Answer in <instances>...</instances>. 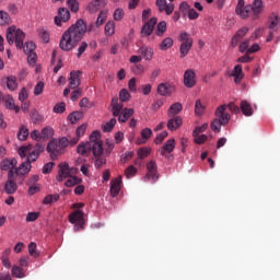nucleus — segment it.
Wrapping results in <instances>:
<instances>
[{"instance_id": "72a5a7b5", "label": "nucleus", "mask_w": 280, "mask_h": 280, "mask_svg": "<svg viewBox=\"0 0 280 280\" xmlns=\"http://www.w3.org/2000/svg\"><path fill=\"white\" fill-rule=\"evenodd\" d=\"M27 137H30V129H27V127L22 125L18 132V139L19 141H26Z\"/></svg>"}, {"instance_id": "2eb2a0df", "label": "nucleus", "mask_w": 280, "mask_h": 280, "mask_svg": "<svg viewBox=\"0 0 280 280\" xmlns=\"http://www.w3.org/2000/svg\"><path fill=\"white\" fill-rule=\"evenodd\" d=\"M58 14L59 16H55V24H57L58 27L62 25V22L67 23V21L71 19V13L67 10V8H60L58 10Z\"/></svg>"}, {"instance_id": "1a4fd4ad", "label": "nucleus", "mask_w": 280, "mask_h": 280, "mask_svg": "<svg viewBox=\"0 0 280 280\" xmlns=\"http://www.w3.org/2000/svg\"><path fill=\"white\" fill-rule=\"evenodd\" d=\"M16 189H19V185L16 184V173L11 171L8 173V179L4 184L5 194L12 195L16 194Z\"/></svg>"}, {"instance_id": "603ef678", "label": "nucleus", "mask_w": 280, "mask_h": 280, "mask_svg": "<svg viewBox=\"0 0 280 280\" xmlns=\"http://www.w3.org/2000/svg\"><path fill=\"white\" fill-rule=\"evenodd\" d=\"M28 254L31 257H39L40 253L36 250V243L32 242L28 244Z\"/></svg>"}, {"instance_id": "9b49d317", "label": "nucleus", "mask_w": 280, "mask_h": 280, "mask_svg": "<svg viewBox=\"0 0 280 280\" xmlns=\"http://www.w3.org/2000/svg\"><path fill=\"white\" fill-rule=\"evenodd\" d=\"M147 180H151V183H156L159 180V166L156 165V162L154 160H151L147 164Z\"/></svg>"}, {"instance_id": "7ed1b4c3", "label": "nucleus", "mask_w": 280, "mask_h": 280, "mask_svg": "<svg viewBox=\"0 0 280 280\" xmlns=\"http://www.w3.org/2000/svg\"><path fill=\"white\" fill-rule=\"evenodd\" d=\"M250 12L253 19H259V14L264 12V1L262 0H254L253 4H247L244 0H238L235 13L241 19H248L250 16Z\"/></svg>"}, {"instance_id": "ea45409f", "label": "nucleus", "mask_w": 280, "mask_h": 280, "mask_svg": "<svg viewBox=\"0 0 280 280\" xmlns=\"http://www.w3.org/2000/svg\"><path fill=\"white\" fill-rule=\"evenodd\" d=\"M59 200H60V195L55 194V195H47L44 198L43 202L44 205H51L54 202H58Z\"/></svg>"}, {"instance_id": "4c0bfd02", "label": "nucleus", "mask_w": 280, "mask_h": 280, "mask_svg": "<svg viewBox=\"0 0 280 280\" xmlns=\"http://www.w3.org/2000/svg\"><path fill=\"white\" fill-rule=\"evenodd\" d=\"M165 32H167V22L165 21H161L159 22V24L156 25V36H163V34H165Z\"/></svg>"}, {"instance_id": "774afa93", "label": "nucleus", "mask_w": 280, "mask_h": 280, "mask_svg": "<svg viewBox=\"0 0 280 280\" xmlns=\"http://www.w3.org/2000/svg\"><path fill=\"white\" fill-rule=\"evenodd\" d=\"M124 19V9H116L114 12V21H121Z\"/></svg>"}, {"instance_id": "e433bc0d", "label": "nucleus", "mask_w": 280, "mask_h": 280, "mask_svg": "<svg viewBox=\"0 0 280 280\" xmlns=\"http://www.w3.org/2000/svg\"><path fill=\"white\" fill-rule=\"evenodd\" d=\"M132 96L130 95V92H128V90L122 89L119 92V98L118 102H120V104H124V102H130V98Z\"/></svg>"}, {"instance_id": "f03ea898", "label": "nucleus", "mask_w": 280, "mask_h": 280, "mask_svg": "<svg viewBox=\"0 0 280 280\" xmlns=\"http://www.w3.org/2000/svg\"><path fill=\"white\" fill-rule=\"evenodd\" d=\"M102 135L100 131H93L90 135V141L81 142L77 147V153L81 156H86L88 154L93 153V156H100L104 152V142H102Z\"/></svg>"}, {"instance_id": "cd10ccee", "label": "nucleus", "mask_w": 280, "mask_h": 280, "mask_svg": "<svg viewBox=\"0 0 280 280\" xmlns=\"http://www.w3.org/2000/svg\"><path fill=\"white\" fill-rule=\"evenodd\" d=\"M139 54L144 58V60H152L154 56V50L148 46H142L139 49Z\"/></svg>"}, {"instance_id": "c03bdc74", "label": "nucleus", "mask_w": 280, "mask_h": 280, "mask_svg": "<svg viewBox=\"0 0 280 280\" xmlns=\"http://www.w3.org/2000/svg\"><path fill=\"white\" fill-rule=\"evenodd\" d=\"M105 34L106 36H113L115 34V22L109 21L105 24Z\"/></svg>"}, {"instance_id": "c9c22d12", "label": "nucleus", "mask_w": 280, "mask_h": 280, "mask_svg": "<svg viewBox=\"0 0 280 280\" xmlns=\"http://www.w3.org/2000/svg\"><path fill=\"white\" fill-rule=\"evenodd\" d=\"M171 47H174V39H172L171 37H166L160 44L161 51H167V49H171Z\"/></svg>"}, {"instance_id": "864d4df0", "label": "nucleus", "mask_w": 280, "mask_h": 280, "mask_svg": "<svg viewBox=\"0 0 280 280\" xmlns=\"http://www.w3.org/2000/svg\"><path fill=\"white\" fill-rule=\"evenodd\" d=\"M67 3L71 12H78L80 10V3L78 2V0H68Z\"/></svg>"}, {"instance_id": "c85d7f7f", "label": "nucleus", "mask_w": 280, "mask_h": 280, "mask_svg": "<svg viewBox=\"0 0 280 280\" xmlns=\"http://www.w3.org/2000/svg\"><path fill=\"white\" fill-rule=\"evenodd\" d=\"M152 137V129L144 128L141 131V138L137 140L138 145H143V143H147L148 139Z\"/></svg>"}, {"instance_id": "ddd939ff", "label": "nucleus", "mask_w": 280, "mask_h": 280, "mask_svg": "<svg viewBox=\"0 0 280 280\" xmlns=\"http://www.w3.org/2000/svg\"><path fill=\"white\" fill-rule=\"evenodd\" d=\"M184 85L186 89H194L196 86V72L192 69H188L184 73Z\"/></svg>"}, {"instance_id": "7c9ffc66", "label": "nucleus", "mask_w": 280, "mask_h": 280, "mask_svg": "<svg viewBox=\"0 0 280 280\" xmlns=\"http://www.w3.org/2000/svg\"><path fill=\"white\" fill-rule=\"evenodd\" d=\"M205 110H207V106L202 104V101L197 100L195 102V115L196 117H202L205 115Z\"/></svg>"}, {"instance_id": "3c124183", "label": "nucleus", "mask_w": 280, "mask_h": 280, "mask_svg": "<svg viewBox=\"0 0 280 280\" xmlns=\"http://www.w3.org/2000/svg\"><path fill=\"white\" fill-rule=\"evenodd\" d=\"M107 12L106 11H101L97 20H96V26L100 27L102 25H104V23L106 22V16H107Z\"/></svg>"}, {"instance_id": "bb28decb", "label": "nucleus", "mask_w": 280, "mask_h": 280, "mask_svg": "<svg viewBox=\"0 0 280 280\" xmlns=\"http://www.w3.org/2000/svg\"><path fill=\"white\" fill-rule=\"evenodd\" d=\"M69 222L75 224L78 222H84V212L77 210L69 214Z\"/></svg>"}, {"instance_id": "a878e982", "label": "nucleus", "mask_w": 280, "mask_h": 280, "mask_svg": "<svg viewBox=\"0 0 280 280\" xmlns=\"http://www.w3.org/2000/svg\"><path fill=\"white\" fill-rule=\"evenodd\" d=\"M235 84H240L244 79V71L242 70V65H236L232 71Z\"/></svg>"}, {"instance_id": "0eeeda50", "label": "nucleus", "mask_w": 280, "mask_h": 280, "mask_svg": "<svg viewBox=\"0 0 280 280\" xmlns=\"http://www.w3.org/2000/svg\"><path fill=\"white\" fill-rule=\"evenodd\" d=\"M25 40V33L16 28V26H11L7 31V42L9 45H14L18 49H23V42Z\"/></svg>"}, {"instance_id": "b1692460", "label": "nucleus", "mask_w": 280, "mask_h": 280, "mask_svg": "<svg viewBox=\"0 0 280 280\" xmlns=\"http://www.w3.org/2000/svg\"><path fill=\"white\" fill-rule=\"evenodd\" d=\"M86 132V124L81 125L79 128H77L75 131V137L70 139V145H77V143L80 141V139H82V137L85 135Z\"/></svg>"}, {"instance_id": "c756f323", "label": "nucleus", "mask_w": 280, "mask_h": 280, "mask_svg": "<svg viewBox=\"0 0 280 280\" xmlns=\"http://www.w3.org/2000/svg\"><path fill=\"white\" fill-rule=\"evenodd\" d=\"M180 110H183V104L174 103L170 106L167 115H168V117H176V115H178V113H180Z\"/></svg>"}, {"instance_id": "aec40b11", "label": "nucleus", "mask_w": 280, "mask_h": 280, "mask_svg": "<svg viewBox=\"0 0 280 280\" xmlns=\"http://www.w3.org/2000/svg\"><path fill=\"white\" fill-rule=\"evenodd\" d=\"M28 172H32V162H28L27 160L23 162L18 168L15 166V177L16 176H27Z\"/></svg>"}, {"instance_id": "412c9836", "label": "nucleus", "mask_w": 280, "mask_h": 280, "mask_svg": "<svg viewBox=\"0 0 280 280\" xmlns=\"http://www.w3.org/2000/svg\"><path fill=\"white\" fill-rule=\"evenodd\" d=\"M176 148V140L170 139L165 142V144L160 150L161 156H165V154H172Z\"/></svg>"}, {"instance_id": "a18cd8bd", "label": "nucleus", "mask_w": 280, "mask_h": 280, "mask_svg": "<svg viewBox=\"0 0 280 280\" xmlns=\"http://www.w3.org/2000/svg\"><path fill=\"white\" fill-rule=\"evenodd\" d=\"M12 276L16 277L18 279H23V277H25V271H23V269L19 266H13Z\"/></svg>"}, {"instance_id": "f704fd0d", "label": "nucleus", "mask_w": 280, "mask_h": 280, "mask_svg": "<svg viewBox=\"0 0 280 280\" xmlns=\"http://www.w3.org/2000/svg\"><path fill=\"white\" fill-rule=\"evenodd\" d=\"M94 156H95L94 166L96 170H101L103 165H106V156H104V152Z\"/></svg>"}, {"instance_id": "4468645a", "label": "nucleus", "mask_w": 280, "mask_h": 280, "mask_svg": "<svg viewBox=\"0 0 280 280\" xmlns=\"http://www.w3.org/2000/svg\"><path fill=\"white\" fill-rule=\"evenodd\" d=\"M70 176H71V168L69 167V164L67 163L59 164L57 182L62 183V180L69 178Z\"/></svg>"}, {"instance_id": "338daca9", "label": "nucleus", "mask_w": 280, "mask_h": 280, "mask_svg": "<svg viewBox=\"0 0 280 280\" xmlns=\"http://www.w3.org/2000/svg\"><path fill=\"white\" fill-rule=\"evenodd\" d=\"M56 165V163L54 162H48L43 166V174H49L51 172V170H54V166Z\"/></svg>"}, {"instance_id": "39448f33", "label": "nucleus", "mask_w": 280, "mask_h": 280, "mask_svg": "<svg viewBox=\"0 0 280 280\" xmlns=\"http://www.w3.org/2000/svg\"><path fill=\"white\" fill-rule=\"evenodd\" d=\"M215 118L210 124L213 132H220L222 126H226L231 121V114L226 113V105H221L215 109Z\"/></svg>"}, {"instance_id": "69168bd1", "label": "nucleus", "mask_w": 280, "mask_h": 280, "mask_svg": "<svg viewBox=\"0 0 280 280\" xmlns=\"http://www.w3.org/2000/svg\"><path fill=\"white\" fill-rule=\"evenodd\" d=\"M139 91L144 95H150V93H152V84H143Z\"/></svg>"}, {"instance_id": "6ab92c4d", "label": "nucleus", "mask_w": 280, "mask_h": 280, "mask_svg": "<svg viewBox=\"0 0 280 280\" xmlns=\"http://www.w3.org/2000/svg\"><path fill=\"white\" fill-rule=\"evenodd\" d=\"M183 126V117L180 116H172V118L168 119L166 128L171 130V132H174L178 130Z\"/></svg>"}, {"instance_id": "37998d69", "label": "nucleus", "mask_w": 280, "mask_h": 280, "mask_svg": "<svg viewBox=\"0 0 280 280\" xmlns=\"http://www.w3.org/2000/svg\"><path fill=\"white\" fill-rule=\"evenodd\" d=\"M5 108H8L9 110H14L15 113H19V110H21V107L14 104V98L12 97H9L8 101H5Z\"/></svg>"}, {"instance_id": "dca6fc26", "label": "nucleus", "mask_w": 280, "mask_h": 280, "mask_svg": "<svg viewBox=\"0 0 280 280\" xmlns=\"http://www.w3.org/2000/svg\"><path fill=\"white\" fill-rule=\"evenodd\" d=\"M156 23H159V19L151 18L148 22H145L142 26V34L144 36H152V32H154V27H156Z\"/></svg>"}, {"instance_id": "79ce46f5", "label": "nucleus", "mask_w": 280, "mask_h": 280, "mask_svg": "<svg viewBox=\"0 0 280 280\" xmlns=\"http://www.w3.org/2000/svg\"><path fill=\"white\" fill-rule=\"evenodd\" d=\"M84 117V114L82 112H73L68 116L69 121L72 124H75V121H80Z\"/></svg>"}, {"instance_id": "58836bf2", "label": "nucleus", "mask_w": 280, "mask_h": 280, "mask_svg": "<svg viewBox=\"0 0 280 280\" xmlns=\"http://www.w3.org/2000/svg\"><path fill=\"white\" fill-rule=\"evenodd\" d=\"M54 137V128L52 127H45L42 129V139L48 140Z\"/></svg>"}, {"instance_id": "4d7b16f0", "label": "nucleus", "mask_w": 280, "mask_h": 280, "mask_svg": "<svg viewBox=\"0 0 280 280\" xmlns=\"http://www.w3.org/2000/svg\"><path fill=\"white\" fill-rule=\"evenodd\" d=\"M57 143L59 144V147H61V150L65 151V148H69V145H71V140H69V138L67 137H62L61 139H59V141H57Z\"/></svg>"}, {"instance_id": "6e6d98bb", "label": "nucleus", "mask_w": 280, "mask_h": 280, "mask_svg": "<svg viewBox=\"0 0 280 280\" xmlns=\"http://www.w3.org/2000/svg\"><path fill=\"white\" fill-rule=\"evenodd\" d=\"M45 91V82L39 81L34 88V95H42Z\"/></svg>"}, {"instance_id": "f8f14e48", "label": "nucleus", "mask_w": 280, "mask_h": 280, "mask_svg": "<svg viewBox=\"0 0 280 280\" xmlns=\"http://www.w3.org/2000/svg\"><path fill=\"white\" fill-rule=\"evenodd\" d=\"M176 91V86L172 83H160L158 85V94L162 97H172V94Z\"/></svg>"}, {"instance_id": "e2e57ef3", "label": "nucleus", "mask_w": 280, "mask_h": 280, "mask_svg": "<svg viewBox=\"0 0 280 280\" xmlns=\"http://www.w3.org/2000/svg\"><path fill=\"white\" fill-rule=\"evenodd\" d=\"M40 215V212H28L26 215V222H36Z\"/></svg>"}, {"instance_id": "bf43d9fd", "label": "nucleus", "mask_w": 280, "mask_h": 280, "mask_svg": "<svg viewBox=\"0 0 280 280\" xmlns=\"http://www.w3.org/2000/svg\"><path fill=\"white\" fill-rule=\"evenodd\" d=\"M137 174V167L135 165H130L125 170V176L126 178H130Z\"/></svg>"}, {"instance_id": "393cba45", "label": "nucleus", "mask_w": 280, "mask_h": 280, "mask_svg": "<svg viewBox=\"0 0 280 280\" xmlns=\"http://www.w3.org/2000/svg\"><path fill=\"white\" fill-rule=\"evenodd\" d=\"M248 34V27H242L236 32V34L232 37V47H237V43H240L241 38H244Z\"/></svg>"}, {"instance_id": "4be33fe9", "label": "nucleus", "mask_w": 280, "mask_h": 280, "mask_svg": "<svg viewBox=\"0 0 280 280\" xmlns=\"http://www.w3.org/2000/svg\"><path fill=\"white\" fill-rule=\"evenodd\" d=\"M82 75V71L78 70V71H72L70 72V82H69V86L70 89H78V86H80L81 81H80V77Z\"/></svg>"}, {"instance_id": "09e8293b", "label": "nucleus", "mask_w": 280, "mask_h": 280, "mask_svg": "<svg viewBox=\"0 0 280 280\" xmlns=\"http://www.w3.org/2000/svg\"><path fill=\"white\" fill-rule=\"evenodd\" d=\"M0 25H10V14L5 11H0Z\"/></svg>"}, {"instance_id": "6e6552de", "label": "nucleus", "mask_w": 280, "mask_h": 280, "mask_svg": "<svg viewBox=\"0 0 280 280\" xmlns=\"http://www.w3.org/2000/svg\"><path fill=\"white\" fill-rule=\"evenodd\" d=\"M179 42L182 43L179 46L180 58H185L191 51V47H194V38L189 36V33L182 32L179 34Z\"/></svg>"}, {"instance_id": "473e14b6", "label": "nucleus", "mask_w": 280, "mask_h": 280, "mask_svg": "<svg viewBox=\"0 0 280 280\" xmlns=\"http://www.w3.org/2000/svg\"><path fill=\"white\" fill-rule=\"evenodd\" d=\"M7 89H9V91H16V89H19V82H16V77L10 75L7 78Z\"/></svg>"}, {"instance_id": "2f4dec72", "label": "nucleus", "mask_w": 280, "mask_h": 280, "mask_svg": "<svg viewBox=\"0 0 280 280\" xmlns=\"http://www.w3.org/2000/svg\"><path fill=\"white\" fill-rule=\"evenodd\" d=\"M241 110L245 117H252L253 115V106H250V103L247 101H242L241 102Z\"/></svg>"}, {"instance_id": "423d86ee", "label": "nucleus", "mask_w": 280, "mask_h": 280, "mask_svg": "<svg viewBox=\"0 0 280 280\" xmlns=\"http://www.w3.org/2000/svg\"><path fill=\"white\" fill-rule=\"evenodd\" d=\"M18 152L21 159L27 156L26 161L35 163V161H38L40 153L45 152V147L40 143H36L35 145L28 144L26 147H21Z\"/></svg>"}, {"instance_id": "a211bd4d", "label": "nucleus", "mask_w": 280, "mask_h": 280, "mask_svg": "<svg viewBox=\"0 0 280 280\" xmlns=\"http://www.w3.org/2000/svg\"><path fill=\"white\" fill-rule=\"evenodd\" d=\"M155 5L159 9V12H165L167 16L174 12V4L167 3V0H156Z\"/></svg>"}, {"instance_id": "052dcab7", "label": "nucleus", "mask_w": 280, "mask_h": 280, "mask_svg": "<svg viewBox=\"0 0 280 280\" xmlns=\"http://www.w3.org/2000/svg\"><path fill=\"white\" fill-rule=\"evenodd\" d=\"M88 48L89 44L86 42H82L78 48L77 57L82 58V54H84V51H86Z\"/></svg>"}, {"instance_id": "13d9d810", "label": "nucleus", "mask_w": 280, "mask_h": 280, "mask_svg": "<svg viewBox=\"0 0 280 280\" xmlns=\"http://www.w3.org/2000/svg\"><path fill=\"white\" fill-rule=\"evenodd\" d=\"M97 8H100V0H94L89 3L88 10L93 14L94 12H97Z\"/></svg>"}, {"instance_id": "de8ad7c7", "label": "nucleus", "mask_w": 280, "mask_h": 280, "mask_svg": "<svg viewBox=\"0 0 280 280\" xmlns=\"http://www.w3.org/2000/svg\"><path fill=\"white\" fill-rule=\"evenodd\" d=\"M116 124H117V119L112 118L108 122H106L103 126V132H110L113 130V128H115Z\"/></svg>"}, {"instance_id": "680f3d73", "label": "nucleus", "mask_w": 280, "mask_h": 280, "mask_svg": "<svg viewBox=\"0 0 280 280\" xmlns=\"http://www.w3.org/2000/svg\"><path fill=\"white\" fill-rule=\"evenodd\" d=\"M138 156H139V159H148V156H150V149L140 148L138 150Z\"/></svg>"}, {"instance_id": "5fc2aeb1", "label": "nucleus", "mask_w": 280, "mask_h": 280, "mask_svg": "<svg viewBox=\"0 0 280 280\" xmlns=\"http://www.w3.org/2000/svg\"><path fill=\"white\" fill-rule=\"evenodd\" d=\"M54 113H57L58 115H62V113H65V110H67V104L65 103H59L56 104L52 108Z\"/></svg>"}, {"instance_id": "0e129e2a", "label": "nucleus", "mask_w": 280, "mask_h": 280, "mask_svg": "<svg viewBox=\"0 0 280 280\" xmlns=\"http://www.w3.org/2000/svg\"><path fill=\"white\" fill-rule=\"evenodd\" d=\"M27 56V62L32 67L36 65V60H38V56L35 52H30Z\"/></svg>"}, {"instance_id": "a19ab883", "label": "nucleus", "mask_w": 280, "mask_h": 280, "mask_svg": "<svg viewBox=\"0 0 280 280\" xmlns=\"http://www.w3.org/2000/svg\"><path fill=\"white\" fill-rule=\"evenodd\" d=\"M80 183H82V178H79L77 176H70L65 185L66 187H75V185H80Z\"/></svg>"}, {"instance_id": "49530a36", "label": "nucleus", "mask_w": 280, "mask_h": 280, "mask_svg": "<svg viewBox=\"0 0 280 280\" xmlns=\"http://www.w3.org/2000/svg\"><path fill=\"white\" fill-rule=\"evenodd\" d=\"M23 49H24V54L26 55L34 54V51L36 50V44H34V42H27L25 43Z\"/></svg>"}, {"instance_id": "8fccbe9b", "label": "nucleus", "mask_w": 280, "mask_h": 280, "mask_svg": "<svg viewBox=\"0 0 280 280\" xmlns=\"http://www.w3.org/2000/svg\"><path fill=\"white\" fill-rule=\"evenodd\" d=\"M269 30L271 32H277V30H279V16L278 15H275L273 18H271Z\"/></svg>"}, {"instance_id": "9d476101", "label": "nucleus", "mask_w": 280, "mask_h": 280, "mask_svg": "<svg viewBox=\"0 0 280 280\" xmlns=\"http://www.w3.org/2000/svg\"><path fill=\"white\" fill-rule=\"evenodd\" d=\"M48 154H50V159L52 161H56L60 154H62L63 150L61 149L60 144L58 143V140L56 138H52L46 148Z\"/></svg>"}, {"instance_id": "20e7f679", "label": "nucleus", "mask_w": 280, "mask_h": 280, "mask_svg": "<svg viewBox=\"0 0 280 280\" xmlns=\"http://www.w3.org/2000/svg\"><path fill=\"white\" fill-rule=\"evenodd\" d=\"M109 110L113 117H118L119 124H126L135 115V109L124 108V104L119 102L117 96L112 98Z\"/></svg>"}, {"instance_id": "5701e85b", "label": "nucleus", "mask_w": 280, "mask_h": 280, "mask_svg": "<svg viewBox=\"0 0 280 280\" xmlns=\"http://www.w3.org/2000/svg\"><path fill=\"white\" fill-rule=\"evenodd\" d=\"M119 191H121V176H118L110 182V195L113 198L119 196Z\"/></svg>"}, {"instance_id": "f3484780", "label": "nucleus", "mask_w": 280, "mask_h": 280, "mask_svg": "<svg viewBox=\"0 0 280 280\" xmlns=\"http://www.w3.org/2000/svg\"><path fill=\"white\" fill-rule=\"evenodd\" d=\"M18 163L16 159H4L0 163V170L2 172H15Z\"/></svg>"}, {"instance_id": "f257e3e1", "label": "nucleus", "mask_w": 280, "mask_h": 280, "mask_svg": "<svg viewBox=\"0 0 280 280\" xmlns=\"http://www.w3.org/2000/svg\"><path fill=\"white\" fill-rule=\"evenodd\" d=\"M86 34V22L84 20H78L72 24L63 34L59 43V47L62 51H71Z\"/></svg>"}]
</instances>
